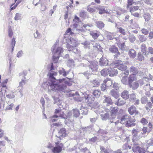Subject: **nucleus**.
<instances>
[{"label":"nucleus","mask_w":153,"mask_h":153,"mask_svg":"<svg viewBox=\"0 0 153 153\" xmlns=\"http://www.w3.org/2000/svg\"><path fill=\"white\" fill-rule=\"evenodd\" d=\"M57 73L52 71L49 73L48 75L49 76V81L48 82L49 86L51 90L56 91H62L65 88V86L62 85L61 83L64 82L65 79H56L54 76H56Z\"/></svg>","instance_id":"f257e3e1"},{"label":"nucleus","mask_w":153,"mask_h":153,"mask_svg":"<svg viewBox=\"0 0 153 153\" xmlns=\"http://www.w3.org/2000/svg\"><path fill=\"white\" fill-rule=\"evenodd\" d=\"M60 140H57L55 143V146L52 149L51 151L53 153H61L64 147V144L61 142Z\"/></svg>","instance_id":"f03ea898"},{"label":"nucleus","mask_w":153,"mask_h":153,"mask_svg":"<svg viewBox=\"0 0 153 153\" xmlns=\"http://www.w3.org/2000/svg\"><path fill=\"white\" fill-rule=\"evenodd\" d=\"M139 7L138 6H132L128 8H129V11L132 15L135 17L138 18L140 16V14L137 12H135V11L139 9Z\"/></svg>","instance_id":"7ed1b4c3"},{"label":"nucleus","mask_w":153,"mask_h":153,"mask_svg":"<svg viewBox=\"0 0 153 153\" xmlns=\"http://www.w3.org/2000/svg\"><path fill=\"white\" fill-rule=\"evenodd\" d=\"M83 98L85 100V102L88 104L92 103L94 100V98L91 94H85Z\"/></svg>","instance_id":"20e7f679"},{"label":"nucleus","mask_w":153,"mask_h":153,"mask_svg":"<svg viewBox=\"0 0 153 153\" xmlns=\"http://www.w3.org/2000/svg\"><path fill=\"white\" fill-rule=\"evenodd\" d=\"M109 51L112 53L115 54L114 56V58H117L120 55V53L119 51L118 48L114 45H112L109 49Z\"/></svg>","instance_id":"39448f33"},{"label":"nucleus","mask_w":153,"mask_h":153,"mask_svg":"<svg viewBox=\"0 0 153 153\" xmlns=\"http://www.w3.org/2000/svg\"><path fill=\"white\" fill-rule=\"evenodd\" d=\"M138 144H134L132 147V150L135 153H145V150L143 148L140 147Z\"/></svg>","instance_id":"423d86ee"},{"label":"nucleus","mask_w":153,"mask_h":153,"mask_svg":"<svg viewBox=\"0 0 153 153\" xmlns=\"http://www.w3.org/2000/svg\"><path fill=\"white\" fill-rule=\"evenodd\" d=\"M128 111L131 115H137L139 114V112L137 110L136 108L134 105H131L128 109Z\"/></svg>","instance_id":"0eeeda50"},{"label":"nucleus","mask_w":153,"mask_h":153,"mask_svg":"<svg viewBox=\"0 0 153 153\" xmlns=\"http://www.w3.org/2000/svg\"><path fill=\"white\" fill-rule=\"evenodd\" d=\"M135 121V119H132L131 117L130 116L125 124L126 126L129 128L135 126L136 123L134 122Z\"/></svg>","instance_id":"6e6552de"},{"label":"nucleus","mask_w":153,"mask_h":153,"mask_svg":"<svg viewBox=\"0 0 153 153\" xmlns=\"http://www.w3.org/2000/svg\"><path fill=\"white\" fill-rule=\"evenodd\" d=\"M119 111V108L117 107H111L110 111L111 117L112 119L115 118Z\"/></svg>","instance_id":"1a4fd4ad"},{"label":"nucleus","mask_w":153,"mask_h":153,"mask_svg":"<svg viewBox=\"0 0 153 153\" xmlns=\"http://www.w3.org/2000/svg\"><path fill=\"white\" fill-rule=\"evenodd\" d=\"M93 48V51L95 52L98 53L102 51V48L100 45L96 42H94L92 43Z\"/></svg>","instance_id":"9d476101"},{"label":"nucleus","mask_w":153,"mask_h":153,"mask_svg":"<svg viewBox=\"0 0 153 153\" xmlns=\"http://www.w3.org/2000/svg\"><path fill=\"white\" fill-rule=\"evenodd\" d=\"M55 114H56L53 115V117L64 118V113L63 112H62L61 109H56L55 110Z\"/></svg>","instance_id":"9b49d317"},{"label":"nucleus","mask_w":153,"mask_h":153,"mask_svg":"<svg viewBox=\"0 0 153 153\" xmlns=\"http://www.w3.org/2000/svg\"><path fill=\"white\" fill-rule=\"evenodd\" d=\"M58 134L59 137H58L59 138V140H60V138L61 139V137H65L67 136L66 131L65 128H61L58 132Z\"/></svg>","instance_id":"f8f14e48"},{"label":"nucleus","mask_w":153,"mask_h":153,"mask_svg":"<svg viewBox=\"0 0 153 153\" xmlns=\"http://www.w3.org/2000/svg\"><path fill=\"white\" fill-rule=\"evenodd\" d=\"M119 63H117L116 66L117 68L119 69L122 71H126L127 68V67L123 64L122 62L121 61H119Z\"/></svg>","instance_id":"ddd939ff"},{"label":"nucleus","mask_w":153,"mask_h":153,"mask_svg":"<svg viewBox=\"0 0 153 153\" xmlns=\"http://www.w3.org/2000/svg\"><path fill=\"white\" fill-rule=\"evenodd\" d=\"M90 34L94 39H97L100 34V32L97 30L91 31L90 32Z\"/></svg>","instance_id":"4468645a"},{"label":"nucleus","mask_w":153,"mask_h":153,"mask_svg":"<svg viewBox=\"0 0 153 153\" xmlns=\"http://www.w3.org/2000/svg\"><path fill=\"white\" fill-rule=\"evenodd\" d=\"M105 99L103 101V103H106V106H108L110 105H112L113 102L111 97H106V96H104Z\"/></svg>","instance_id":"2eb2a0df"},{"label":"nucleus","mask_w":153,"mask_h":153,"mask_svg":"<svg viewBox=\"0 0 153 153\" xmlns=\"http://www.w3.org/2000/svg\"><path fill=\"white\" fill-rule=\"evenodd\" d=\"M137 77L134 74H130L128 78V85H131L133 82L137 81Z\"/></svg>","instance_id":"dca6fc26"},{"label":"nucleus","mask_w":153,"mask_h":153,"mask_svg":"<svg viewBox=\"0 0 153 153\" xmlns=\"http://www.w3.org/2000/svg\"><path fill=\"white\" fill-rule=\"evenodd\" d=\"M118 74L117 70L114 68H109V76L112 77Z\"/></svg>","instance_id":"f3484780"},{"label":"nucleus","mask_w":153,"mask_h":153,"mask_svg":"<svg viewBox=\"0 0 153 153\" xmlns=\"http://www.w3.org/2000/svg\"><path fill=\"white\" fill-rule=\"evenodd\" d=\"M111 95L115 98H118L119 96V94L118 90L116 88H114L111 91Z\"/></svg>","instance_id":"a211bd4d"},{"label":"nucleus","mask_w":153,"mask_h":153,"mask_svg":"<svg viewBox=\"0 0 153 153\" xmlns=\"http://www.w3.org/2000/svg\"><path fill=\"white\" fill-rule=\"evenodd\" d=\"M130 116L126 114L123 116L121 118L120 123L123 124H126Z\"/></svg>","instance_id":"6ab92c4d"},{"label":"nucleus","mask_w":153,"mask_h":153,"mask_svg":"<svg viewBox=\"0 0 153 153\" xmlns=\"http://www.w3.org/2000/svg\"><path fill=\"white\" fill-rule=\"evenodd\" d=\"M96 9L99 11V13L100 14H102L106 13L105 8L104 6L99 5L96 8Z\"/></svg>","instance_id":"aec40b11"},{"label":"nucleus","mask_w":153,"mask_h":153,"mask_svg":"<svg viewBox=\"0 0 153 153\" xmlns=\"http://www.w3.org/2000/svg\"><path fill=\"white\" fill-rule=\"evenodd\" d=\"M92 25L90 24H84L83 25L82 27H81V29H78V30L81 32H85V30H90V27H91Z\"/></svg>","instance_id":"412c9836"},{"label":"nucleus","mask_w":153,"mask_h":153,"mask_svg":"<svg viewBox=\"0 0 153 153\" xmlns=\"http://www.w3.org/2000/svg\"><path fill=\"white\" fill-rule=\"evenodd\" d=\"M104 83L106 85L107 87H109L112 85V80L109 78H106L103 81Z\"/></svg>","instance_id":"4be33fe9"},{"label":"nucleus","mask_w":153,"mask_h":153,"mask_svg":"<svg viewBox=\"0 0 153 153\" xmlns=\"http://www.w3.org/2000/svg\"><path fill=\"white\" fill-rule=\"evenodd\" d=\"M108 61L105 58H101L99 61L100 65L101 66H105L108 64Z\"/></svg>","instance_id":"5701e85b"},{"label":"nucleus","mask_w":153,"mask_h":153,"mask_svg":"<svg viewBox=\"0 0 153 153\" xmlns=\"http://www.w3.org/2000/svg\"><path fill=\"white\" fill-rule=\"evenodd\" d=\"M123 150H124V153H127L128 152V149H131V146H129L128 143H125L122 146Z\"/></svg>","instance_id":"b1692460"},{"label":"nucleus","mask_w":153,"mask_h":153,"mask_svg":"<svg viewBox=\"0 0 153 153\" xmlns=\"http://www.w3.org/2000/svg\"><path fill=\"white\" fill-rule=\"evenodd\" d=\"M141 51L145 55H147V47L145 44H142L140 47Z\"/></svg>","instance_id":"393cba45"},{"label":"nucleus","mask_w":153,"mask_h":153,"mask_svg":"<svg viewBox=\"0 0 153 153\" xmlns=\"http://www.w3.org/2000/svg\"><path fill=\"white\" fill-rule=\"evenodd\" d=\"M128 55L131 58H134L136 56V53L134 50L131 49L129 50Z\"/></svg>","instance_id":"a878e982"},{"label":"nucleus","mask_w":153,"mask_h":153,"mask_svg":"<svg viewBox=\"0 0 153 153\" xmlns=\"http://www.w3.org/2000/svg\"><path fill=\"white\" fill-rule=\"evenodd\" d=\"M121 97L125 100L128 99L129 97L128 91L126 90L123 91L121 93Z\"/></svg>","instance_id":"bb28decb"},{"label":"nucleus","mask_w":153,"mask_h":153,"mask_svg":"<svg viewBox=\"0 0 153 153\" xmlns=\"http://www.w3.org/2000/svg\"><path fill=\"white\" fill-rule=\"evenodd\" d=\"M101 75L104 76H106L109 75V68H104L100 72Z\"/></svg>","instance_id":"cd10ccee"},{"label":"nucleus","mask_w":153,"mask_h":153,"mask_svg":"<svg viewBox=\"0 0 153 153\" xmlns=\"http://www.w3.org/2000/svg\"><path fill=\"white\" fill-rule=\"evenodd\" d=\"M130 72L132 74H134V75H135L138 73V70L137 68L134 66H132L130 68Z\"/></svg>","instance_id":"c85d7f7f"},{"label":"nucleus","mask_w":153,"mask_h":153,"mask_svg":"<svg viewBox=\"0 0 153 153\" xmlns=\"http://www.w3.org/2000/svg\"><path fill=\"white\" fill-rule=\"evenodd\" d=\"M130 88H132L133 89L135 90L139 86L138 82L136 81L129 85Z\"/></svg>","instance_id":"c756f323"},{"label":"nucleus","mask_w":153,"mask_h":153,"mask_svg":"<svg viewBox=\"0 0 153 153\" xmlns=\"http://www.w3.org/2000/svg\"><path fill=\"white\" fill-rule=\"evenodd\" d=\"M70 44L75 47H76L78 45L77 41L73 38H71L70 39Z\"/></svg>","instance_id":"7c9ffc66"},{"label":"nucleus","mask_w":153,"mask_h":153,"mask_svg":"<svg viewBox=\"0 0 153 153\" xmlns=\"http://www.w3.org/2000/svg\"><path fill=\"white\" fill-rule=\"evenodd\" d=\"M92 85L95 87H98L100 85V82L98 80L95 79L93 80L91 82Z\"/></svg>","instance_id":"2f4dec72"},{"label":"nucleus","mask_w":153,"mask_h":153,"mask_svg":"<svg viewBox=\"0 0 153 153\" xmlns=\"http://www.w3.org/2000/svg\"><path fill=\"white\" fill-rule=\"evenodd\" d=\"M101 94V92L99 89L94 90L92 93V94L97 98L99 97Z\"/></svg>","instance_id":"473e14b6"},{"label":"nucleus","mask_w":153,"mask_h":153,"mask_svg":"<svg viewBox=\"0 0 153 153\" xmlns=\"http://www.w3.org/2000/svg\"><path fill=\"white\" fill-rule=\"evenodd\" d=\"M97 26L99 29H102L104 27L105 25L102 22L98 21L96 22Z\"/></svg>","instance_id":"72a5a7b5"},{"label":"nucleus","mask_w":153,"mask_h":153,"mask_svg":"<svg viewBox=\"0 0 153 153\" xmlns=\"http://www.w3.org/2000/svg\"><path fill=\"white\" fill-rule=\"evenodd\" d=\"M73 115L74 117H78L80 114L79 111L76 109H73L72 110Z\"/></svg>","instance_id":"f704fd0d"},{"label":"nucleus","mask_w":153,"mask_h":153,"mask_svg":"<svg viewBox=\"0 0 153 153\" xmlns=\"http://www.w3.org/2000/svg\"><path fill=\"white\" fill-rule=\"evenodd\" d=\"M117 45L118 47L122 50H123L125 49L126 45L124 42L121 43L120 42H118L117 43Z\"/></svg>","instance_id":"c9c22d12"},{"label":"nucleus","mask_w":153,"mask_h":153,"mask_svg":"<svg viewBox=\"0 0 153 153\" xmlns=\"http://www.w3.org/2000/svg\"><path fill=\"white\" fill-rule=\"evenodd\" d=\"M142 131L143 132L142 134H148L151 131V129H148L146 127H143Z\"/></svg>","instance_id":"e433bc0d"},{"label":"nucleus","mask_w":153,"mask_h":153,"mask_svg":"<svg viewBox=\"0 0 153 153\" xmlns=\"http://www.w3.org/2000/svg\"><path fill=\"white\" fill-rule=\"evenodd\" d=\"M125 103V102L124 101L119 98L115 103V105H117L118 106H120L124 105Z\"/></svg>","instance_id":"4c0bfd02"},{"label":"nucleus","mask_w":153,"mask_h":153,"mask_svg":"<svg viewBox=\"0 0 153 153\" xmlns=\"http://www.w3.org/2000/svg\"><path fill=\"white\" fill-rule=\"evenodd\" d=\"M90 68L93 71H96L97 69V66L95 64H91L89 66Z\"/></svg>","instance_id":"58836bf2"},{"label":"nucleus","mask_w":153,"mask_h":153,"mask_svg":"<svg viewBox=\"0 0 153 153\" xmlns=\"http://www.w3.org/2000/svg\"><path fill=\"white\" fill-rule=\"evenodd\" d=\"M96 8L94 7H91V5H89L87 7V10L90 13H93L96 11Z\"/></svg>","instance_id":"ea45409f"},{"label":"nucleus","mask_w":153,"mask_h":153,"mask_svg":"<svg viewBox=\"0 0 153 153\" xmlns=\"http://www.w3.org/2000/svg\"><path fill=\"white\" fill-rule=\"evenodd\" d=\"M5 92L6 94V97L9 99H12L14 98L15 97V95L12 92H10L9 94H7V91L6 90L5 91Z\"/></svg>","instance_id":"a19ab883"},{"label":"nucleus","mask_w":153,"mask_h":153,"mask_svg":"<svg viewBox=\"0 0 153 153\" xmlns=\"http://www.w3.org/2000/svg\"><path fill=\"white\" fill-rule=\"evenodd\" d=\"M144 59V57L143 55L140 52L139 53L137 54V60L141 61Z\"/></svg>","instance_id":"79ce46f5"},{"label":"nucleus","mask_w":153,"mask_h":153,"mask_svg":"<svg viewBox=\"0 0 153 153\" xmlns=\"http://www.w3.org/2000/svg\"><path fill=\"white\" fill-rule=\"evenodd\" d=\"M128 78L127 76H123L121 79L122 83L126 85L128 83Z\"/></svg>","instance_id":"37998d69"},{"label":"nucleus","mask_w":153,"mask_h":153,"mask_svg":"<svg viewBox=\"0 0 153 153\" xmlns=\"http://www.w3.org/2000/svg\"><path fill=\"white\" fill-rule=\"evenodd\" d=\"M134 0H128L126 7L127 9L130 7L134 3Z\"/></svg>","instance_id":"c03bdc74"},{"label":"nucleus","mask_w":153,"mask_h":153,"mask_svg":"<svg viewBox=\"0 0 153 153\" xmlns=\"http://www.w3.org/2000/svg\"><path fill=\"white\" fill-rule=\"evenodd\" d=\"M5 144L6 143L4 141H0V152H1L2 150L4 148Z\"/></svg>","instance_id":"a18cd8bd"},{"label":"nucleus","mask_w":153,"mask_h":153,"mask_svg":"<svg viewBox=\"0 0 153 153\" xmlns=\"http://www.w3.org/2000/svg\"><path fill=\"white\" fill-rule=\"evenodd\" d=\"M63 51V49L61 47H58L56 51H54V49H53V53L54 52L55 53H58L59 54L61 53Z\"/></svg>","instance_id":"49530a36"},{"label":"nucleus","mask_w":153,"mask_h":153,"mask_svg":"<svg viewBox=\"0 0 153 153\" xmlns=\"http://www.w3.org/2000/svg\"><path fill=\"white\" fill-rule=\"evenodd\" d=\"M8 82V79H6L4 81H2L1 83V85L2 87L6 88V89H7V88L6 85V84Z\"/></svg>","instance_id":"de8ad7c7"},{"label":"nucleus","mask_w":153,"mask_h":153,"mask_svg":"<svg viewBox=\"0 0 153 153\" xmlns=\"http://www.w3.org/2000/svg\"><path fill=\"white\" fill-rule=\"evenodd\" d=\"M16 42L15 41V39L13 37L12 39V41L11 43L12 51H13V48L15 45Z\"/></svg>","instance_id":"09e8293b"},{"label":"nucleus","mask_w":153,"mask_h":153,"mask_svg":"<svg viewBox=\"0 0 153 153\" xmlns=\"http://www.w3.org/2000/svg\"><path fill=\"white\" fill-rule=\"evenodd\" d=\"M59 72L60 74H62L64 76H65L67 75L66 72L63 68L59 70Z\"/></svg>","instance_id":"8fccbe9b"},{"label":"nucleus","mask_w":153,"mask_h":153,"mask_svg":"<svg viewBox=\"0 0 153 153\" xmlns=\"http://www.w3.org/2000/svg\"><path fill=\"white\" fill-rule=\"evenodd\" d=\"M26 78L24 77L23 79H22L21 81L19 83V87H22L23 85H24L26 81Z\"/></svg>","instance_id":"3c124183"},{"label":"nucleus","mask_w":153,"mask_h":153,"mask_svg":"<svg viewBox=\"0 0 153 153\" xmlns=\"http://www.w3.org/2000/svg\"><path fill=\"white\" fill-rule=\"evenodd\" d=\"M140 122L143 125H146L148 123V121L145 118H142L140 121Z\"/></svg>","instance_id":"603ef678"},{"label":"nucleus","mask_w":153,"mask_h":153,"mask_svg":"<svg viewBox=\"0 0 153 153\" xmlns=\"http://www.w3.org/2000/svg\"><path fill=\"white\" fill-rule=\"evenodd\" d=\"M152 103L150 102H149L147 103L146 106L145 108L146 109L148 110H150V108H152Z\"/></svg>","instance_id":"864d4df0"},{"label":"nucleus","mask_w":153,"mask_h":153,"mask_svg":"<svg viewBox=\"0 0 153 153\" xmlns=\"http://www.w3.org/2000/svg\"><path fill=\"white\" fill-rule=\"evenodd\" d=\"M138 131L136 129L134 128L132 130L131 133L133 136L136 137L137 136Z\"/></svg>","instance_id":"5fc2aeb1"},{"label":"nucleus","mask_w":153,"mask_h":153,"mask_svg":"<svg viewBox=\"0 0 153 153\" xmlns=\"http://www.w3.org/2000/svg\"><path fill=\"white\" fill-rule=\"evenodd\" d=\"M118 31L119 33H121L123 35H125L126 34V33L124 29L123 28L121 27H120L118 28Z\"/></svg>","instance_id":"6e6d98bb"},{"label":"nucleus","mask_w":153,"mask_h":153,"mask_svg":"<svg viewBox=\"0 0 153 153\" xmlns=\"http://www.w3.org/2000/svg\"><path fill=\"white\" fill-rule=\"evenodd\" d=\"M150 15L149 13L145 14L144 16L145 21H148L150 19Z\"/></svg>","instance_id":"4d7b16f0"},{"label":"nucleus","mask_w":153,"mask_h":153,"mask_svg":"<svg viewBox=\"0 0 153 153\" xmlns=\"http://www.w3.org/2000/svg\"><path fill=\"white\" fill-rule=\"evenodd\" d=\"M65 33L68 35H72L74 34V33L72 31L71 29V28H69L66 30Z\"/></svg>","instance_id":"13d9d810"},{"label":"nucleus","mask_w":153,"mask_h":153,"mask_svg":"<svg viewBox=\"0 0 153 153\" xmlns=\"http://www.w3.org/2000/svg\"><path fill=\"white\" fill-rule=\"evenodd\" d=\"M13 32L12 29L11 28V27H10L8 29V36H9L11 38L13 36Z\"/></svg>","instance_id":"bf43d9fd"},{"label":"nucleus","mask_w":153,"mask_h":153,"mask_svg":"<svg viewBox=\"0 0 153 153\" xmlns=\"http://www.w3.org/2000/svg\"><path fill=\"white\" fill-rule=\"evenodd\" d=\"M74 47H75L71 44L70 45L68 44L67 45V48L69 51H72L73 50V49L74 48Z\"/></svg>","instance_id":"052dcab7"},{"label":"nucleus","mask_w":153,"mask_h":153,"mask_svg":"<svg viewBox=\"0 0 153 153\" xmlns=\"http://www.w3.org/2000/svg\"><path fill=\"white\" fill-rule=\"evenodd\" d=\"M102 116L103 120H106L109 117V114L108 113H106L104 115H102Z\"/></svg>","instance_id":"680f3d73"},{"label":"nucleus","mask_w":153,"mask_h":153,"mask_svg":"<svg viewBox=\"0 0 153 153\" xmlns=\"http://www.w3.org/2000/svg\"><path fill=\"white\" fill-rule=\"evenodd\" d=\"M148 53H147V55L150 54L153 55V48L152 47H149L148 48Z\"/></svg>","instance_id":"e2e57ef3"},{"label":"nucleus","mask_w":153,"mask_h":153,"mask_svg":"<svg viewBox=\"0 0 153 153\" xmlns=\"http://www.w3.org/2000/svg\"><path fill=\"white\" fill-rule=\"evenodd\" d=\"M136 99V97L134 94H132L130 95V100L131 101L133 102Z\"/></svg>","instance_id":"0e129e2a"},{"label":"nucleus","mask_w":153,"mask_h":153,"mask_svg":"<svg viewBox=\"0 0 153 153\" xmlns=\"http://www.w3.org/2000/svg\"><path fill=\"white\" fill-rule=\"evenodd\" d=\"M100 149L101 151L103 152L104 153H110L108 150L103 146H100Z\"/></svg>","instance_id":"69168bd1"},{"label":"nucleus","mask_w":153,"mask_h":153,"mask_svg":"<svg viewBox=\"0 0 153 153\" xmlns=\"http://www.w3.org/2000/svg\"><path fill=\"white\" fill-rule=\"evenodd\" d=\"M107 87V86L103 82V83L102 84L101 86V90L102 91H104L106 89Z\"/></svg>","instance_id":"338daca9"},{"label":"nucleus","mask_w":153,"mask_h":153,"mask_svg":"<svg viewBox=\"0 0 153 153\" xmlns=\"http://www.w3.org/2000/svg\"><path fill=\"white\" fill-rule=\"evenodd\" d=\"M14 106V104L13 103H11L10 105H7L6 108V110H12L13 107Z\"/></svg>","instance_id":"774afa93"}]
</instances>
